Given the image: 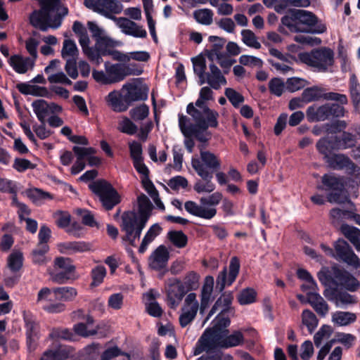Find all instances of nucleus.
Instances as JSON below:
<instances>
[{
    "label": "nucleus",
    "mask_w": 360,
    "mask_h": 360,
    "mask_svg": "<svg viewBox=\"0 0 360 360\" xmlns=\"http://www.w3.org/2000/svg\"><path fill=\"white\" fill-rule=\"evenodd\" d=\"M205 100L200 98L195 103H190L186 107L187 113L191 116L195 124L186 115H179V127L185 137L194 136L199 141L205 143L212 136L207 131L209 127L218 126L219 113L211 110L206 104Z\"/></svg>",
    "instance_id": "1"
},
{
    "label": "nucleus",
    "mask_w": 360,
    "mask_h": 360,
    "mask_svg": "<svg viewBox=\"0 0 360 360\" xmlns=\"http://www.w3.org/2000/svg\"><path fill=\"white\" fill-rule=\"evenodd\" d=\"M137 212H124L122 216L121 229L125 233L122 237L132 246L136 245V240L139 239L143 229L152 214L153 204L143 193L137 198Z\"/></svg>",
    "instance_id": "2"
},
{
    "label": "nucleus",
    "mask_w": 360,
    "mask_h": 360,
    "mask_svg": "<svg viewBox=\"0 0 360 360\" xmlns=\"http://www.w3.org/2000/svg\"><path fill=\"white\" fill-rule=\"evenodd\" d=\"M40 4L41 8L34 11L30 17L32 25L42 32L60 27L68 8L60 0H41Z\"/></svg>",
    "instance_id": "3"
},
{
    "label": "nucleus",
    "mask_w": 360,
    "mask_h": 360,
    "mask_svg": "<svg viewBox=\"0 0 360 360\" xmlns=\"http://www.w3.org/2000/svg\"><path fill=\"white\" fill-rule=\"evenodd\" d=\"M194 73L198 76L199 85L207 83L214 89L218 90L227 81L221 70L213 63L209 64L208 70L203 56H198L192 58Z\"/></svg>",
    "instance_id": "4"
},
{
    "label": "nucleus",
    "mask_w": 360,
    "mask_h": 360,
    "mask_svg": "<svg viewBox=\"0 0 360 360\" xmlns=\"http://www.w3.org/2000/svg\"><path fill=\"white\" fill-rule=\"evenodd\" d=\"M330 143L331 141L328 137L322 138L316 143L318 151L324 155L330 166L335 169H347L349 174L360 175V167L353 162L347 155L343 153L330 155V152L334 150L329 146Z\"/></svg>",
    "instance_id": "5"
},
{
    "label": "nucleus",
    "mask_w": 360,
    "mask_h": 360,
    "mask_svg": "<svg viewBox=\"0 0 360 360\" xmlns=\"http://www.w3.org/2000/svg\"><path fill=\"white\" fill-rule=\"evenodd\" d=\"M223 199L220 192H214L207 197H202L200 199V204L188 200L184 204V208L190 214L204 219H212L214 218L217 210L214 207L219 205Z\"/></svg>",
    "instance_id": "6"
},
{
    "label": "nucleus",
    "mask_w": 360,
    "mask_h": 360,
    "mask_svg": "<svg viewBox=\"0 0 360 360\" xmlns=\"http://www.w3.org/2000/svg\"><path fill=\"white\" fill-rule=\"evenodd\" d=\"M244 341L243 333L239 330L229 335V332H220L214 335L211 340L193 347V355L197 356L206 352L207 353L216 348H230L240 345Z\"/></svg>",
    "instance_id": "7"
},
{
    "label": "nucleus",
    "mask_w": 360,
    "mask_h": 360,
    "mask_svg": "<svg viewBox=\"0 0 360 360\" xmlns=\"http://www.w3.org/2000/svg\"><path fill=\"white\" fill-rule=\"evenodd\" d=\"M299 58L302 63L318 71L326 72L333 64L334 53L329 48L321 47L310 52L300 53Z\"/></svg>",
    "instance_id": "8"
},
{
    "label": "nucleus",
    "mask_w": 360,
    "mask_h": 360,
    "mask_svg": "<svg viewBox=\"0 0 360 360\" xmlns=\"http://www.w3.org/2000/svg\"><path fill=\"white\" fill-rule=\"evenodd\" d=\"M90 190L95 193L105 210H111L120 203L121 196L117 191L107 181L98 180L89 185Z\"/></svg>",
    "instance_id": "9"
},
{
    "label": "nucleus",
    "mask_w": 360,
    "mask_h": 360,
    "mask_svg": "<svg viewBox=\"0 0 360 360\" xmlns=\"http://www.w3.org/2000/svg\"><path fill=\"white\" fill-rule=\"evenodd\" d=\"M345 108L337 103L312 105L309 106L306 111L307 118L309 122L325 121L330 117H342L345 116Z\"/></svg>",
    "instance_id": "10"
},
{
    "label": "nucleus",
    "mask_w": 360,
    "mask_h": 360,
    "mask_svg": "<svg viewBox=\"0 0 360 360\" xmlns=\"http://www.w3.org/2000/svg\"><path fill=\"white\" fill-rule=\"evenodd\" d=\"M22 319L27 349L28 352L31 353L37 349L38 341L41 338L40 324L37 317L29 311H23Z\"/></svg>",
    "instance_id": "11"
},
{
    "label": "nucleus",
    "mask_w": 360,
    "mask_h": 360,
    "mask_svg": "<svg viewBox=\"0 0 360 360\" xmlns=\"http://www.w3.org/2000/svg\"><path fill=\"white\" fill-rule=\"evenodd\" d=\"M84 4L86 8L114 21L118 19L114 15L120 13L123 9L122 4L118 0H84Z\"/></svg>",
    "instance_id": "12"
},
{
    "label": "nucleus",
    "mask_w": 360,
    "mask_h": 360,
    "mask_svg": "<svg viewBox=\"0 0 360 360\" xmlns=\"http://www.w3.org/2000/svg\"><path fill=\"white\" fill-rule=\"evenodd\" d=\"M191 165L196 172L199 167L202 170L211 173V175L221 169L219 158L208 150H200V158H192Z\"/></svg>",
    "instance_id": "13"
},
{
    "label": "nucleus",
    "mask_w": 360,
    "mask_h": 360,
    "mask_svg": "<svg viewBox=\"0 0 360 360\" xmlns=\"http://www.w3.org/2000/svg\"><path fill=\"white\" fill-rule=\"evenodd\" d=\"M122 90L124 94V101L129 105L133 102L146 101L148 98V86L136 81L124 84Z\"/></svg>",
    "instance_id": "14"
},
{
    "label": "nucleus",
    "mask_w": 360,
    "mask_h": 360,
    "mask_svg": "<svg viewBox=\"0 0 360 360\" xmlns=\"http://www.w3.org/2000/svg\"><path fill=\"white\" fill-rule=\"evenodd\" d=\"M334 248L338 259L354 267L360 266L359 257L354 252L351 246L345 240H338L335 243Z\"/></svg>",
    "instance_id": "15"
},
{
    "label": "nucleus",
    "mask_w": 360,
    "mask_h": 360,
    "mask_svg": "<svg viewBox=\"0 0 360 360\" xmlns=\"http://www.w3.org/2000/svg\"><path fill=\"white\" fill-rule=\"evenodd\" d=\"M229 269V274H227L226 267H224L217 278V288L219 291H222L226 285H231L235 281L240 269V262L238 257H233L231 259Z\"/></svg>",
    "instance_id": "16"
},
{
    "label": "nucleus",
    "mask_w": 360,
    "mask_h": 360,
    "mask_svg": "<svg viewBox=\"0 0 360 360\" xmlns=\"http://www.w3.org/2000/svg\"><path fill=\"white\" fill-rule=\"evenodd\" d=\"M230 323L229 318L224 316V314L220 312L214 319L212 327L207 328L204 331L195 345L206 342L207 340H211L217 333L224 331L229 332L227 327L230 325Z\"/></svg>",
    "instance_id": "17"
},
{
    "label": "nucleus",
    "mask_w": 360,
    "mask_h": 360,
    "mask_svg": "<svg viewBox=\"0 0 360 360\" xmlns=\"http://www.w3.org/2000/svg\"><path fill=\"white\" fill-rule=\"evenodd\" d=\"M333 276L335 278V284L343 286L345 289L351 292H355L359 288V282L349 272L339 269L333 268Z\"/></svg>",
    "instance_id": "18"
},
{
    "label": "nucleus",
    "mask_w": 360,
    "mask_h": 360,
    "mask_svg": "<svg viewBox=\"0 0 360 360\" xmlns=\"http://www.w3.org/2000/svg\"><path fill=\"white\" fill-rule=\"evenodd\" d=\"M117 46V43L108 37H104L97 39L94 45L95 55L91 61L99 65L102 63V56H108L110 52Z\"/></svg>",
    "instance_id": "19"
},
{
    "label": "nucleus",
    "mask_w": 360,
    "mask_h": 360,
    "mask_svg": "<svg viewBox=\"0 0 360 360\" xmlns=\"http://www.w3.org/2000/svg\"><path fill=\"white\" fill-rule=\"evenodd\" d=\"M169 252L163 245H159L148 258V265L154 270L160 271L165 269L168 264Z\"/></svg>",
    "instance_id": "20"
},
{
    "label": "nucleus",
    "mask_w": 360,
    "mask_h": 360,
    "mask_svg": "<svg viewBox=\"0 0 360 360\" xmlns=\"http://www.w3.org/2000/svg\"><path fill=\"white\" fill-rule=\"evenodd\" d=\"M115 22L122 32L127 35L136 38H146L147 37L146 30L143 28V26L132 20L125 18H118Z\"/></svg>",
    "instance_id": "21"
},
{
    "label": "nucleus",
    "mask_w": 360,
    "mask_h": 360,
    "mask_svg": "<svg viewBox=\"0 0 360 360\" xmlns=\"http://www.w3.org/2000/svg\"><path fill=\"white\" fill-rule=\"evenodd\" d=\"M329 139L331 141L329 146L336 150L353 148L357 143L356 135L346 131H343L341 136H335Z\"/></svg>",
    "instance_id": "22"
},
{
    "label": "nucleus",
    "mask_w": 360,
    "mask_h": 360,
    "mask_svg": "<svg viewBox=\"0 0 360 360\" xmlns=\"http://www.w3.org/2000/svg\"><path fill=\"white\" fill-rule=\"evenodd\" d=\"M197 174L202 179L198 180L195 183L193 186L195 191L198 193H212L215 190V184L212 181L213 175H211V173L207 172L198 167Z\"/></svg>",
    "instance_id": "23"
},
{
    "label": "nucleus",
    "mask_w": 360,
    "mask_h": 360,
    "mask_svg": "<svg viewBox=\"0 0 360 360\" xmlns=\"http://www.w3.org/2000/svg\"><path fill=\"white\" fill-rule=\"evenodd\" d=\"M306 302L321 317H325L329 312V305L318 292H308Z\"/></svg>",
    "instance_id": "24"
},
{
    "label": "nucleus",
    "mask_w": 360,
    "mask_h": 360,
    "mask_svg": "<svg viewBox=\"0 0 360 360\" xmlns=\"http://www.w3.org/2000/svg\"><path fill=\"white\" fill-rule=\"evenodd\" d=\"M186 293V289H184L183 285L176 284L174 280L167 290V301L169 307L176 309Z\"/></svg>",
    "instance_id": "25"
},
{
    "label": "nucleus",
    "mask_w": 360,
    "mask_h": 360,
    "mask_svg": "<svg viewBox=\"0 0 360 360\" xmlns=\"http://www.w3.org/2000/svg\"><path fill=\"white\" fill-rule=\"evenodd\" d=\"M105 68L111 84L119 82L131 74L129 68L120 63L109 65L108 63H105Z\"/></svg>",
    "instance_id": "26"
},
{
    "label": "nucleus",
    "mask_w": 360,
    "mask_h": 360,
    "mask_svg": "<svg viewBox=\"0 0 360 360\" xmlns=\"http://www.w3.org/2000/svg\"><path fill=\"white\" fill-rule=\"evenodd\" d=\"M72 150L77 156V160L71 167V173L75 175L85 168L84 159L86 156L94 154L95 150L93 148L74 146Z\"/></svg>",
    "instance_id": "27"
},
{
    "label": "nucleus",
    "mask_w": 360,
    "mask_h": 360,
    "mask_svg": "<svg viewBox=\"0 0 360 360\" xmlns=\"http://www.w3.org/2000/svg\"><path fill=\"white\" fill-rule=\"evenodd\" d=\"M9 65L19 74H25L34 65L33 59L29 57H22L20 55H13L8 60Z\"/></svg>",
    "instance_id": "28"
},
{
    "label": "nucleus",
    "mask_w": 360,
    "mask_h": 360,
    "mask_svg": "<svg viewBox=\"0 0 360 360\" xmlns=\"http://www.w3.org/2000/svg\"><path fill=\"white\" fill-rule=\"evenodd\" d=\"M90 248V245L84 241H68L58 244L59 251L67 255L84 252L89 250Z\"/></svg>",
    "instance_id": "29"
},
{
    "label": "nucleus",
    "mask_w": 360,
    "mask_h": 360,
    "mask_svg": "<svg viewBox=\"0 0 360 360\" xmlns=\"http://www.w3.org/2000/svg\"><path fill=\"white\" fill-rule=\"evenodd\" d=\"M106 101L115 112H124L129 105L124 101V94H120L118 91H113L108 94Z\"/></svg>",
    "instance_id": "30"
},
{
    "label": "nucleus",
    "mask_w": 360,
    "mask_h": 360,
    "mask_svg": "<svg viewBox=\"0 0 360 360\" xmlns=\"http://www.w3.org/2000/svg\"><path fill=\"white\" fill-rule=\"evenodd\" d=\"M208 40L212 43L211 48L207 51V56L211 61H214V58L225 54L223 52L224 46L226 42V39L217 36H210Z\"/></svg>",
    "instance_id": "31"
},
{
    "label": "nucleus",
    "mask_w": 360,
    "mask_h": 360,
    "mask_svg": "<svg viewBox=\"0 0 360 360\" xmlns=\"http://www.w3.org/2000/svg\"><path fill=\"white\" fill-rule=\"evenodd\" d=\"M331 296L328 295V290L323 292V295L330 301H333L337 307L352 304L356 302L354 296L347 292H332Z\"/></svg>",
    "instance_id": "32"
},
{
    "label": "nucleus",
    "mask_w": 360,
    "mask_h": 360,
    "mask_svg": "<svg viewBox=\"0 0 360 360\" xmlns=\"http://www.w3.org/2000/svg\"><path fill=\"white\" fill-rule=\"evenodd\" d=\"M233 298V297L231 293L222 294L212 307L207 319H209L210 317H211L218 310H220L221 314H225L230 309V305L232 303Z\"/></svg>",
    "instance_id": "33"
},
{
    "label": "nucleus",
    "mask_w": 360,
    "mask_h": 360,
    "mask_svg": "<svg viewBox=\"0 0 360 360\" xmlns=\"http://www.w3.org/2000/svg\"><path fill=\"white\" fill-rule=\"evenodd\" d=\"M342 233L353 244L357 251H360V229L342 224L340 226Z\"/></svg>",
    "instance_id": "34"
},
{
    "label": "nucleus",
    "mask_w": 360,
    "mask_h": 360,
    "mask_svg": "<svg viewBox=\"0 0 360 360\" xmlns=\"http://www.w3.org/2000/svg\"><path fill=\"white\" fill-rule=\"evenodd\" d=\"M356 321L355 313L338 311L333 314L332 321L339 326H346Z\"/></svg>",
    "instance_id": "35"
},
{
    "label": "nucleus",
    "mask_w": 360,
    "mask_h": 360,
    "mask_svg": "<svg viewBox=\"0 0 360 360\" xmlns=\"http://www.w3.org/2000/svg\"><path fill=\"white\" fill-rule=\"evenodd\" d=\"M162 228L158 224H154L152 225L145 234L139 248V252L140 253H143L146 250L148 245L160 234Z\"/></svg>",
    "instance_id": "36"
},
{
    "label": "nucleus",
    "mask_w": 360,
    "mask_h": 360,
    "mask_svg": "<svg viewBox=\"0 0 360 360\" xmlns=\"http://www.w3.org/2000/svg\"><path fill=\"white\" fill-rule=\"evenodd\" d=\"M69 356L70 352L67 348L48 349L43 352L39 360H65Z\"/></svg>",
    "instance_id": "37"
},
{
    "label": "nucleus",
    "mask_w": 360,
    "mask_h": 360,
    "mask_svg": "<svg viewBox=\"0 0 360 360\" xmlns=\"http://www.w3.org/2000/svg\"><path fill=\"white\" fill-rule=\"evenodd\" d=\"M33 111L39 122L46 121L50 114L49 103L44 99L34 101L32 103Z\"/></svg>",
    "instance_id": "38"
},
{
    "label": "nucleus",
    "mask_w": 360,
    "mask_h": 360,
    "mask_svg": "<svg viewBox=\"0 0 360 360\" xmlns=\"http://www.w3.org/2000/svg\"><path fill=\"white\" fill-rule=\"evenodd\" d=\"M322 183L328 190L338 192H342L345 187L342 178L330 174H324L322 177Z\"/></svg>",
    "instance_id": "39"
},
{
    "label": "nucleus",
    "mask_w": 360,
    "mask_h": 360,
    "mask_svg": "<svg viewBox=\"0 0 360 360\" xmlns=\"http://www.w3.org/2000/svg\"><path fill=\"white\" fill-rule=\"evenodd\" d=\"M174 281L176 284L183 285L184 289H186V292L193 290L198 288L199 285V276L195 271H190L187 274L184 279V282L178 278H175Z\"/></svg>",
    "instance_id": "40"
},
{
    "label": "nucleus",
    "mask_w": 360,
    "mask_h": 360,
    "mask_svg": "<svg viewBox=\"0 0 360 360\" xmlns=\"http://www.w3.org/2000/svg\"><path fill=\"white\" fill-rule=\"evenodd\" d=\"M53 292L58 299L64 302H71L77 295V289L70 286L55 288Z\"/></svg>",
    "instance_id": "41"
},
{
    "label": "nucleus",
    "mask_w": 360,
    "mask_h": 360,
    "mask_svg": "<svg viewBox=\"0 0 360 360\" xmlns=\"http://www.w3.org/2000/svg\"><path fill=\"white\" fill-rule=\"evenodd\" d=\"M49 251V245L37 244V247L32 252V262L38 265L46 264L49 262V259L46 255Z\"/></svg>",
    "instance_id": "42"
},
{
    "label": "nucleus",
    "mask_w": 360,
    "mask_h": 360,
    "mask_svg": "<svg viewBox=\"0 0 360 360\" xmlns=\"http://www.w3.org/2000/svg\"><path fill=\"white\" fill-rule=\"evenodd\" d=\"M145 297L148 301L146 304L147 312L153 317H160L163 311L159 304L155 301V297L152 291L145 294Z\"/></svg>",
    "instance_id": "43"
},
{
    "label": "nucleus",
    "mask_w": 360,
    "mask_h": 360,
    "mask_svg": "<svg viewBox=\"0 0 360 360\" xmlns=\"http://www.w3.org/2000/svg\"><path fill=\"white\" fill-rule=\"evenodd\" d=\"M193 18L199 24L210 25L213 22L214 13L210 8H200L193 11Z\"/></svg>",
    "instance_id": "44"
},
{
    "label": "nucleus",
    "mask_w": 360,
    "mask_h": 360,
    "mask_svg": "<svg viewBox=\"0 0 360 360\" xmlns=\"http://www.w3.org/2000/svg\"><path fill=\"white\" fill-rule=\"evenodd\" d=\"M51 280L57 284H65L69 281H75L78 278L76 272L68 273L66 271H54L50 273Z\"/></svg>",
    "instance_id": "45"
},
{
    "label": "nucleus",
    "mask_w": 360,
    "mask_h": 360,
    "mask_svg": "<svg viewBox=\"0 0 360 360\" xmlns=\"http://www.w3.org/2000/svg\"><path fill=\"white\" fill-rule=\"evenodd\" d=\"M295 13L296 15L295 18L297 19L299 26L300 24L314 26L317 22L318 19L316 16L311 12L305 10L295 9Z\"/></svg>",
    "instance_id": "46"
},
{
    "label": "nucleus",
    "mask_w": 360,
    "mask_h": 360,
    "mask_svg": "<svg viewBox=\"0 0 360 360\" xmlns=\"http://www.w3.org/2000/svg\"><path fill=\"white\" fill-rule=\"evenodd\" d=\"M79 55V51L75 42L71 39H65L61 50V56L63 58H74L77 60Z\"/></svg>",
    "instance_id": "47"
},
{
    "label": "nucleus",
    "mask_w": 360,
    "mask_h": 360,
    "mask_svg": "<svg viewBox=\"0 0 360 360\" xmlns=\"http://www.w3.org/2000/svg\"><path fill=\"white\" fill-rule=\"evenodd\" d=\"M296 15L295 9H290L288 12V15L283 16L281 18V22L283 25L286 26L290 32H304V30L301 29L297 22V19L295 18Z\"/></svg>",
    "instance_id": "48"
},
{
    "label": "nucleus",
    "mask_w": 360,
    "mask_h": 360,
    "mask_svg": "<svg viewBox=\"0 0 360 360\" xmlns=\"http://www.w3.org/2000/svg\"><path fill=\"white\" fill-rule=\"evenodd\" d=\"M199 309L191 307H184L181 308V314L179 316V323L182 328H185L190 324L195 318Z\"/></svg>",
    "instance_id": "49"
},
{
    "label": "nucleus",
    "mask_w": 360,
    "mask_h": 360,
    "mask_svg": "<svg viewBox=\"0 0 360 360\" xmlns=\"http://www.w3.org/2000/svg\"><path fill=\"white\" fill-rule=\"evenodd\" d=\"M302 322L309 332L312 333L318 326L319 320L314 312L309 309H304L302 313Z\"/></svg>",
    "instance_id": "50"
},
{
    "label": "nucleus",
    "mask_w": 360,
    "mask_h": 360,
    "mask_svg": "<svg viewBox=\"0 0 360 360\" xmlns=\"http://www.w3.org/2000/svg\"><path fill=\"white\" fill-rule=\"evenodd\" d=\"M170 242L178 248H183L188 243L187 236L181 231H171L167 233Z\"/></svg>",
    "instance_id": "51"
},
{
    "label": "nucleus",
    "mask_w": 360,
    "mask_h": 360,
    "mask_svg": "<svg viewBox=\"0 0 360 360\" xmlns=\"http://www.w3.org/2000/svg\"><path fill=\"white\" fill-rule=\"evenodd\" d=\"M323 89L316 86L307 88L302 91V100L305 103L319 101L323 98Z\"/></svg>",
    "instance_id": "52"
},
{
    "label": "nucleus",
    "mask_w": 360,
    "mask_h": 360,
    "mask_svg": "<svg viewBox=\"0 0 360 360\" xmlns=\"http://www.w3.org/2000/svg\"><path fill=\"white\" fill-rule=\"evenodd\" d=\"M352 212L340 208H333L330 212L331 224L334 226H338L344 219H350Z\"/></svg>",
    "instance_id": "53"
},
{
    "label": "nucleus",
    "mask_w": 360,
    "mask_h": 360,
    "mask_svg": "<svg viewBox=\"0 0 360 360\" xmlns=\"http://www.w3.org/2000/svg\"><path fill=\"white\" fill-rule=\"evenodd\" d=\"M107 274L106 269L104 266L98 265L93 268L91 271V277L92 281L90 284L91 288L100 285L104 280Z\"/></svg>",
    "instance_id": "54"
},
{
    "label": "nucleus",
    "mask_w": 360,
    "mask_h": 360,
    "mask_svg": "<svg viewBox=\"0 0 360 360\" xmlns=\"http://www.w3.org/2000/svg\"><path fill=\"white\" fill-rule=\"evenodd\" d=\"M23 255L20 251H13L8 257V266L13 272L18 271L22 266Z\"/></svg>",
    "instance_id": "55"
},
{
    "label": "nucleus",
    "mask_w": 360,
    "mask_h": 360,
    "mask_svg": "<svg viewBox=\"0 0 360 360\" xmlns=\"http://www.w3.org/2000/svg\"><path fill=\"white\" fill-rule=\"evenodd\" d=\"M149 115V107L146 104H141L131 108L129 111L131 118L136 121H142Z\"/></svg>",
    "instance_id": "56"
},
{
    "label": "nucleus",
    "mask_w": 360,
    "mask_h": 360,
    "mask_svg": "<svg viewBox=\"0 0 360 360\" xmlns=\"http://www.w3.org/2000/svg\"><path fill=\"white\" fill-rule=\"evenodd\" d=\"M242 41L248 46L259 49L261 44L258 41L255 33L250 30H243L241 31Z\"/></svg>",
    "instance_id": "57"
},
{
    "label": "nucleus",
    "mask_w": 360,
    "mask_h": 360,
    "mask_svg": "<svg viewBox=\"0 0 360 360\" xmlns=\"http://www.w3.org/2000/svg\"><path fill=\"white\" fill-rule=\"evenodd\" d=\"M256 291L252 288L243 289L238 295V301L242 305L250 304L255 302Z\"/></svg>",
    "instance_id": "58"
},
{
    "label": "nucleus",
    "mask_w": 360,
    "mask_h": 360,
    "mask_svg": "<svg viewBox=\"0 0 360 360\" xmlns=\"http://www.w3.org/2000/svg\"><path fill=\"white\" fill-rule=\"evenodd\" d=\"M286 86L281 78L274 77L269 82V89L271 94L280 97Z\"/></svg>",
    "instance_id": "59"
},
{
    "label": "nucleus",
    "mask_w": 360,
    "mask_h": 360,
    "mask_svg": "<svg viewBox=\"0 0 360 360\" xmlns=\"http://www.w3.org/2000/svg\"><path fill=\"white\" fill-rule=\"evenodd\" d=\"M54 268L58 269L60 271H66L68 273L76 272V267L72 264L71 259L63 257L56 258Z\"/></svg>",
    "instance_id": "60"
},
{
    "label": "nucleus",
    "mask_w": 360,
    "mask_h": 360,
    "mask_svg": "<svg viewBox=\"0 0 360 360\" xmlns=\"http://www.w3.org/2000/svg\"><path fill=\"white\" fill-rule=\"evenodd\" d=\"M224 94L234 108H238L245 101L244 96L232 88H226Z\"/></svg>",
    "instance_id": "61"
},
{
    "label": "nucleus",
    "mask_w": 360,
    "mask_h": 360,
    "mask_svg": "<svg viewBox=\"0 0 360 360\" xmlns=\"http://www.w3.org/2000/svg\"><path fill=\"white\" fill-rule=\"evenodd\" d=\"M118 129L120 131L133 135L137 131V126L128 117H124L119 122Z\"/></svg>",
    "instance_id": "62"
},
{
    "label": "nucleus",
    "mask_w": 360,
    "mask_h": 360,
    "mask_svg": "<svg viewBox=\"0 0 360 360\" xmlns=\"http://www.w3.org/2000/svg\"><path fill=\"white\" fill-rule=\"evenodd\" d=\"M307 82L300 77L288 78L286 81V89L290 92H295L304 88Z\"/></svg>",
    "instance_id": "63"
},
{
    "label": "nucleus",
    "mask_w": 360,
    "mask_h": 360,
    "mask_svg": "<svg viewBox=\"0 0 360 360\" xmlns=\"http://www.w3.org/2000/svg\"><path fill=\"white\" fill-rule=\"evenodd\" d=\"M120 355L125 356L128 360L130 359L129 354L122 352L118 347L115 346L106 349L101 354V360H111Z\"/></svg>",
    "instance_id": "64"
}]
</instances>
